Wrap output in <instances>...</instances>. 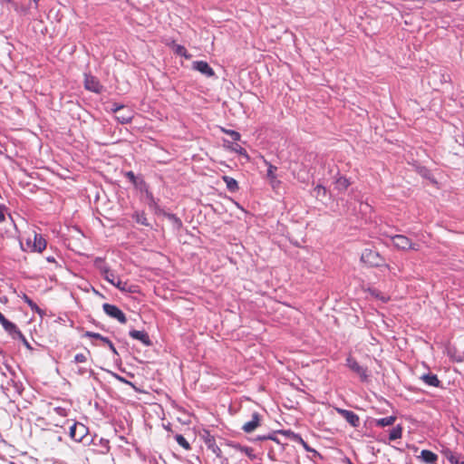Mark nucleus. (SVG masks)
I'll use <instances>...</instances> for the list:
<instances>
[{"label": "nucleus", "mask_w": 464, "mask_h": 464, "mask_svg": "<svg viewBox=\"0 0 464 464\" xmlns=\"http://www.w3.org/2000/svg\"><path fill=\"white\" fill-rule=\"evenodd\" d=\"M21 245L25 251L40 253L45 248L46 242L41 235L30 231L26 236L24 243L22 242Z\"/></svg>", "instance_id": "obj_1"}, {"label": "nucleus", "mask_w": 464, "mask_h": 464, "mask_svg": "<svg viewBox=\"0 0 464 464\" xmlns=\"http://www.w3.org/2000/svg\"><path fill=\"white\" fill-rule=\"evenodd\" d=\"M361 261L369 266H388L385 264L384 258L377 251L365 248L361 255Z\"/></svg>", "instance_id": "obj_2"}, {"label": "nucleus", "mask_w": 464, "mask_h": 464, "mask_svg": "<svg viewBox=\"0 0 464 464\" xmlns=\"http://www.w3.org/2000/svg\"><path fill=\"white\" fill-rule=\"evenodd\" d=\"M393 246L402 251L413 250L418 251L420 249V245L417 243H413L410 238L403 235H396L391 237Z\"/></svg>", "instance_id": "obj_3"}, {"label": "nucleus", "mask_w": 464, "mask_h": 464, "mask_svg": "<svg viewBox=\"0 0 464 464\" xmlns=\"http://www.w3.org/2000/svg\"><path fill=\"white\" fill-rule=\"evenodd\" d=\"M101 272H102L103 277L105 278V280H107L112 285L116 286L121 291H128L129 290L127 283L121 281V278L118 277L108 267L102 266L101 267Z\"/></svg>", "instance_id": "obj_4"}, {"label": "nucleus", "mask_w": 464, "mask_h": 464, "mask_svg": "<svg viewBox=\"0 0 464 464\" xmlns=\"http://www.w3.org/2000/svg\"><path fill=\"white\" fill-rule=\"evenodd\" d=\"M88 428L82 423H75L71 427L70 435L75 441H82L88 434Z\"/></svg>", "instance_id": "obj_5"}, {"label": "nucleus", "mask_w": 464, "mask_h": 464, "mask_svg": "<svg viewBox=\"0 0 464 464\" xmlns=\"http://www.w3.org/2000/svg\"><path fill=\"white\" fill-rule=\"evenodd\" d=\"M103 310L109 316L117 319L121 324L126 323V317L124 314L117 306L109 304H104Z\"/></svg>", "instance_id": "obj_6"}, {"label": "nucleus", "mask_w": 464, "mask_h": 464, "mask_svg": "<svg viewBox=\"0 0 464 464\" xmlns=\"http://www.w3.org/2000/svg\"><path fill=\"white\" fill-rule=\"evenodd\" d=\"M113 111L116 113L117 121L121 123H128L133 118V112L123 106L116 107Z\"/></svg>", "instance_id": "obj_7"}, {"label": "nucleus", "mask_w": 464, "mask_h": 464, "mask_svg": "<svg viewBox=\"0 0 464 464\" xmlns=\"http://www.w3.org/2000/svg\"><path fill=\"white\" fill-rule=\"evenodd\" d=\"M192 68L208 77H212L215 74L213 69L204 61L193 62Z\"/></svg>", "instance_id": "obj_8"}, {"label": "nucleus", "mask_w": 464, "mask_h": 464, "mask_svg": "<svg viewBox=\"0 0 464 464\" xmlns=\"http://www.w3.org/2000/svg\"><path fill=\"white\" fill-rule=\"evenodd\" d=\"M338 412L353 426L357 427L359 425V417L353 411L346 410L338 409Z\"/></svg>", "instance_id": "obj_9"}, {"label": "nucleus", "mask_w": 464, "mask_h": 464, "mask_svg": "<svg viewBox=\"0 0 464 464\" xmlns=\"http://www.w3.org/2000/svg\"><path fill=\"white\" fill-rule=\"evenodd\" d=\"M84 86H85V88L87 90L94 92H100L101 90H102V85L92 76H86L85 77Z\"/></svg>", "instance_id": "obj_10"}, {"label": "nucleus", "mask_w": 464, "mask_h": 464, "mask_svg": "<svg viewBox=\"0 0 464 464\" xmlns=\"http://www.w3.org/2000/svg\"><path fill=\"white\" fill-rule=\"evenodd\" d=\"M130 335L136 340L140 341L143 344L150 346L151 345L150 339L148 334L144 331L133 330L130 332Z\"/></svg>", "instance_id": "obj_11"}, {"label": "nucleus", "mask_w": 464, "mask_h": 464, "mask_svg": "<svg viewBox=\"0 0 464 464\" xmlns=\"http://www.w3.org/2000/svg\"><path fill=\"white\" fill-rule=\"evenodd\" d=\"M347 366L353 372H357L362 379H366V373H365V370L361 367L358 362L352 359V358H348L347 359Z\"/></svg>", "instance_id": "obj_12"}, {"label": "nucleus", "mask_w": 464, "mask_h": 464, "mask_svg": "<svg viewBox=\"0 0 464 464\" xmlns=\"http://www.w3.org/2000/svg\"><path fill=\"white\" fill-rule=\"evenodd\" d=\"M259 420H260L259 415L257 413H254L252 416V420L244 424L243 430L248 433L252 432L258 427Z\"/></svg>", "instance_id": "obj_13"}, {"label": "nucleus", "mask_w": 464, "mask_h": 464, "mask_svg": "<svg viewBox=\"0 0 464 464\" xmlns=\"http://www.w3.org/2000/svg\"><path fill=\"white\" fill-rule=\"evenodd\" d=\"M420 458L425 463H429V464L434 463L437 460V459H438V457H437V455L435 453H433L432 451L427 450H423L420 452Z\"/></svg>", "instance_id": "obj_14"}, {"label": "nucleus", "mask_w": 464, "mask_h": 464, "mask_svg": "<svg viewBox=\"0 0 464 464\" xmlns=\"http://www.w3.org/2000/svg\"><path fill=\"white\" fill-rule=\"evenodd\" d=\"M1 324L3 325L5 330L7 331L8 333L16 334L19 337H23V334H21L20 331H18L16 329V326L13 323L9 322L8 320L5 319L3 323H1Z\"/></svg>", "instance_id": "obj_15"}, {"label": "nucleus", "mask_w": 464, "mask_h": 464, "mask_svg": "<svg viewBox=\"0 0 464 464\" xmlns=\"http://www.w3.org/2000/svg\"><path fill=\"white\" fill-rule=\"evenodd\" d=\"M227 148L229 150H231L232 151L241 155L246 160H249V156H248L247 152L240 145H238V144H231V145H227Z\"/></svg>", "instance_id": "obj_16"}, {"label": "nucleus", "mask_w": 464, "mask_h": 464, "mask_svg": "<svg viewBox=\"0 0 464 464\" xmlns=\"http://www.w3.org/2000/svg\"><path fill=\"white\" fill-rule=\"evenodd\" d=\"M223 180L226 183L227 188L230 191L237 190L238 185H237V181L235 179L231 178V177H228V176H224L223 177Z\"/></svg>", "instance_id": "obj_17"}, {"label": "nucleus", "mask_w": 464, "mask_h": 464, "mask_svg": "<svg viewBox=\"0 0 464 464\" xmlns=\"http://www.w3.org/2000/svg\"><path fill=\"white\" fill-rule=\"evenodd\" d=\"M395 420H396V416H390V417L379 419L375 422H376L377 426L385 427V426L393 425Z\"/></svg>", "instance_id": "obj_18"}, {"label": "nucleus", "mask_w": 464, "mask_h": 464, "mask_svg": "<svg viewBox=\"0 0 464 464\" xmlns=\"http://www.w3.org/2000/svg\"><path fill=\"white\" fill-rule=\"evenodd\" d=\"M284 434L291 437L294 440L301 443L302 446L305 449V450L312 451L311 448L304 441V440L299 435L295 434L291 431H285Z\"/></svg>", "instance_id": "obj_19"}, {"label": "nucleus", "mask_w": 464, "mask_h": 464, "mask_svg": "<svg viewBox=\"0 0 464 464\" xmlns=\"http://www.w3.org/2000/svg\"><path fill=\"white\" fill-rule=\"evenodd\" d=\"M422 380L429 385L430 386H434V387H438L439 384H440V381L439 379L437 378L436 375H430V374H427V375H423L422 377Z\"/></svg>", "instance_id": "obj_20"}, {"label": "nucleus", "mask_w": 464, "mask_h": 464, "mask_svg": "<svg viewBox=\"0 0 464 464\" xmlns=\"http://www.w3.org/2000/svg\"><path fill=\"white\" fill-rule=\"evenodd\" d=\"M443 453L452 464H464V462L460 461L459 458L451 451L447 450H444Z\"/></svg>", "instance_id": "obj_21"}, {"label": "nucleus", "mask_w": 464, "mask_h": 464, "mask_svg": "<svg viewBox=\"0 0 464 464\" xmlns=\"http://www.w3.org/2000/svg\"><path fill=\"white\" fill-rule=\"evenodd\" d=\"M86 336H89V337H92V338H95V339H100L102 341H103L104 343H108V345L110 346V348L115 353V348L113 346V344L106 338L102 337V335H100L99 334H93V333H90V332H87L85 334Z\"/></svg>", "instance_id": "obj_22"}, {"label": "nucleus", "mask_w": 464, "mask_h": 464, "mask_svg": "<svg viewBox=\"0 0 464 464\" xmlns=\"http://www.w3.org/2000/svg\"><path fill=\"white\" fill-rule=\"evenodd\" d=\"M402 435V428L401 426H396L392 429L390 433V440H394L400 439Z\"/></svg>", "instance_id": "obj_23"}, {"label": "nucleus", "mask_w": 464, "mask_h": 464, "mask_svg": "<svg viewBox=\"0 0 464 464\" xmlns=\"http://www.w3.org/2000/svg\"><path fill=\"white\" fill-rule=\"evenodd\" d=\"M173 50H174L175 53H177L178 55L184 56L187 59L190 58V55L188 54L187 50L182 45H179V44L174 45Z\"/></svg>", "instance_id": "obj_24"}, {"label": "nucleus", "mask_w": 464, "mask_h": 464, "mask_svg": "<svg viewBox=\"0 0 464 464\" xmlns=\"http://www.w3.org/2000/svg\"><path fill=\"white\" fill-rule=\"evenodd\" d=\"M350 185L349 181L347 179L345 178H339L337 179V187L340 188V189H345L348 188V186Z\"/></svg>", "instance_id": "obj_25"}, {"label": "nucleus", "mask_w": 464, "mask_h": 464, "mask_svg": "<svg viewBox=\"0 0 464 464\" xmlns=\"http://www.w3.org/2000/svg\"><path fill=\"white\" fill-rule=\"evenodd\" d=\"M177 442L186 450L189 449V444L182 435L176 436Z\"/></svg>", "instance_id": "obj_26"}, {"label": "nucleus", "mask_w": 464, "mask_h": 464, "mask_svg": "<svg viewBox=\"0 0 464 464\" xmlns=\"http://www.w3.org/2000/svg\"><path fill=\"white\" fill-rule=\"evenodd\" d=\"M221 130L228 135H230L233 140H239L241 136L240 134L237 132V131H235V130H227L225 128H221Z\"/></svg>", "instance_id": "obj_27"}, {"label": "nucleus", "mask_w": 464, "mask_h": 464, "mask_svg": "<svg viewBox=\"0 0 464 464\" xmlns=\"http://www.w3.org/2000/svg\"><path fill=\"white\" fill-rule=\"evenodd\" d=\"M268 169H267V178L268 179H274V178H276V167L271 165V164H268Z\"/></svg>", "instance_id": "obj_28"}, {"label": "nucleus", "mask_w": 464, "mask_h": 464, "mask_svg": "<svg viewBox=\"0 0 464 464\" xmlns=\"http://www.w3.org/2000/svg\"><path fill=\"white\" fill-rule=\"evenodd\" d=\"M87 359H88L87 354H84V353H78L74 357L75 362H79V363L85 362L87 361Z\"/></svg>", "instance_id": "obj_29"}, {"label": "nucleus", "mask_w": 464, "mask_h": 464, "mask_svg": "<svg viewBox=\"0 0 464 464\" xmlns=\"http://www.w3.org/2000/svg\"><path fill=\"white\" fill-rule=\"evenodd\" d=\"M24 300L33 310L36 311L39 314L41 313V310L27 296H24Z\"/></svg>", "instance_id": "obj_30"}, {"label": "nucleus", "mask_w": 464, "mask_h": 464, "mask_svg": "<svg viewBox=\"0 0 464 464\" xmlns=\"http://www.w3.org/2000/svg\"><path fill=\"white\" fill-rule=\"evenodd\" d=\"M241 450L246 455L248 456L251 459H256V456L253 454V451L251 449H248V448H245V449H241Z\"/></svg>", "instance_id": "obj_31"}, {"label": "nucleus", "mask_w": 464, "mask_h": 464, "mask_svg": "<svg viewBox=\"0 0 464 464\" xmlns=\"http://www.w3.org/2000/svg\"><path fill=\"white\" fill-rule=\"evenodd\" d=\"M269 183L273 188H276L280 185V180H278L276 178H274L269 179Z\"/></svg>", "instance_id": "obj_32"}, {"label": "nucleus", "mask_w": 464, "mask_h": 464, "mask_svg": "<svg viewBox=\"0 0 464 464\" xmlns=\"http://www.w3.org/2000/svg\"><path fill=\"white\" fill-rule=\"evenodd\" d=\"M315 191H316L317 196L324 195L326 192L325 188L322 186H317L315 188Z\"/></svg>", "instance_id": "obj_33"}, {"label": "nucleus", "mask_w": 464, "mask_h": 464, "mask_svg": "<svg viewBox=\"0 0 464 464\" xmlns=\"http://www.w3.org/2000/svg\"><path fill=\"white\" fill-rule=\"evenodd\" d=\"M5 220V208L0 205V222Z\"/></svg>", "instance_id": "obj_34"}, {"label": "nucleus", "mask_w": 464, "mask_h": 464, "mask_svg": "<svg viewBox=\"0 0 464 464\" xmlns=\"http://www.w3.org/2000/svg\"><path fill=\"white\" fill-rule=\"evenodd\" d=\"M126 176L132 181V182H135V177H134V174L132 172H127L126 173Z\"/></svg>", "instance_id": "obj_35"}, {"label": "nucleus", "mask_w": 464, "mask_h": 464, "mask_svg": "<svg viewBox=\"0 0 464 464\" xmlns=\"http://www.w3.org/2000/svg\"><path fill=\"white\" fill-rule=\"evenodd\" d=\"M21 338L23 339L24 345H25L27 348H30V345H29V343H28V342L24 338V336H23V337H21Z\"/></svg>", "instance_id": "obj_36"}, {"label": "nucleus", "mask_w": 464, "mask_h": 464, "mask_svg": "<svg viewBox=\"0 0 464 464\" xmlns=\"http://www.w3.org/2000/svg\"><path fill=\"white\" fill-rule=\"evenodd\" d=\"M5 320V317L0 313V323H3Z\"/></svg>", "instance_id": "obj_37"}, {"label": "nucleus", "mask_w": 464, "mask_h": 464, "mask_svg": "<svg viewBox=\"0 0 464 464\" xmlns=\"http://www.w3.org/2000/svg\"><path fill=\"white\" fill-rule=\"evenodd\" d=\"M38 1H39V0H34V2L35 4H37V2H38Z\"/></svg>", "instance_id": "obj_38"}, {"label": "nucleus", "mask_w": 464, "mask_h": 464, "mask_svg": "<svg viewBox=\"0 0 464 464\" xmlns=\"http://www.w3.org/2000/svg\"><path fill=\"white\" fill-rule=\"evenodd\" d=\"M349 464H353V463L349 461Z\"/></svg>", "instance_id": "obj_39"}]
</instances>
